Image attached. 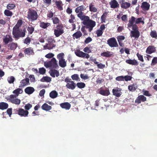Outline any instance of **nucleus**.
Instances as JSON below:
<instances>
[{"label":"nucleus","instance_id":"1","mask_svg":"<svg viewBox=\"0 0 157 157\" xmlns=\"http://www.w3.org/2000/svg\"><path fill=\"white\" fill-rule=\"evenodd\" d=\"M78 17L82 21V23L85 25L86 29H88L89 31L91 32L93 29V28L96 25V22L90 20V17L82 14L78 15Z\"/></svg>","mask_w":157,"mask_h":157},{"label":"nucleus","instance_id":"2","mask_svg":"<svg viewBox=\"0 0 157 157\" xmlns=\"http://www.w3.org/2000/svg\"><path fill=\"white\" fill-rule=\"evenodd\" d=\"M22 90L19 88H17L13 91V93L16 95L11 94L8 96L7 99L13 104L19 105L20 103L21 100L16 98L20 94L22 93Z\"/></svg>","mask_w":157,"mask_h":157},{"label":"nucleus","instance_id":"3","mask_svg":"<svg viewBox=\"0 0 157 157\" xmlns=\"http://www.w3.org/2000/svg\"><path fill=\"white\" fill-rule=\"evenodd\" d=\"M140 23H142L143 25L144 24L143 17L136 18L134 16H132L127 25L128 28H131L132 26H133L134 25H136V24H138Z\"/></svg>","mask_w":157,"mask_h":157},{"label":"nucleus","instance_id":"4","mask_svg":"<svg viewBox=\"0 0 157 157\" xmlns=\"http://www.w3.org/2000/svg\"><path fill=\"white\" fill-rule=\"evenodd\" d=\"M26 30L25 28L23 29L21 31L19 29H13L12 35L13 37L15 39V40H18L21 37H23L25 36Z\"/></svg>","mask_w":157,"mask_h":157},{"label":"nucleus","instance_id":"5","mask_svg":"<svg viewBox=\"0 0 157 157\" xmlns=\"http://www.w3.org/2000/svg\"><path fill=\"white\" fill-rule=\"evenodd\" d=\"M38 17V15L36 11L30 9H29L27 14V18L29 21H33L37 20Z\"/></svg>","mask_w":157,"mask_h":157},{"label":"nucleus","instance_id":"6","mask_svg":"<svg viewBox=\"0 0 157 157\" xmlns=\"http://www.w3.org/2000/svg\"><path fill=\"white\" fill-rule=\"evenodd\" d=\"M44 66L46 68L51 67L56 69L58 67L57 61L55 58H53L50 61L45 63Z\"/></svg>","mask_w":157,"mask_h":157},{"label":"nucleus","instance_id":"7","mask_svg":"<svg viewBox=\"0 0 157 157\" xmlns=\"http://www.w3.org/2000/svg\"><path fill=\"white\" fill-rule=\"evenodd\" d=\"M132 30L131 31L130 36L134 37L135 38H138L140 36V32L138 30V27L137 25H135L133 26H132Z\"/></svg>","mask_w":157,"mask_h":157},{"label":"nucleus","instance_id":"8","mask_svg":"<svg viewBox=\"0 0 157 157\" xmlns=\"http://www.w3.org/2000/svg\"><path fill=\"white\" fill-rule=\"evenodd\" d=\"M107 44L111 48L117 47L118 44L116 38L113 37L109 38L107 40Z\"/></svg>","mask_w":157,"mask_h":157},{"label":"nucleus","instance_id":"9","mask_svg":"<svg viewBox=\"0 0 157 157\" xmlns=\"http://www.w3.org/2000/svg\"><path fill=\"white\" fill-rule=\"evenodd\" d=\"M75 52L77 56L80 57L86 58L88 59L90 57L89 55L88 54L81 51L79 49L76 50Z\"/></svg>","mask_w":157,"mask_h":157},{"label":"nucleus","instance_id":"10","mask_svg":"<svg viewBox=\"0 0 157 157\" xmlns=\"http://www.w3.org/2000/svg\"><path fill=\"white\" fill-rule=\"evenodd\" d=\"M17 114L21 117H26L28 116L29 112L22 108H19L17 111Z\"/></svg>","mask_w":157,"mask_h":157},{"label":"nucleus","instance_id":"11","mask_svg":"<svg viewBox=\"0 0 157 157\" xmlns=\"http://www.w3.org/2000/svg\"><path fill=\"white\" fill-rule=\"evenodd\" d=\"M13 39L11 35H6L3 39V41L5 45H7L9 43L12 42Z\"/></svg>","mask_w":157,"mask_h":157},{"label":"nucleus","instance_id":"12","mask_svg":"<svg viewBox=\"0 0 157 157\" xmlns=\"http://www.w3.org/2000/svg\"><path fill=\"white\" fill-rule=\"evenodd\" d=\"M120 3L122 8L127 9L128 8L131 6V4L127 2H125L124 0H120Z\"/></svg>","mask_w":157,"mask_h":157},{"label":"nucleus","instance_id":"13","mask_svg":"<svg viewBox=\"0 0 157 157\" xmlns=\"http://www.w3.org/2000/svg\"><path fill=\"white\" fill-rule=\"evenodd\" d=\"M121 90L118 87H116L113 89L112 90V92L113 95L117 97H120L122 94Z\"/></svg>","mask_w":157,"mask_h":157},{"label":"nucleus","instance_id":"14","mask_svg":"<svg viewBox=\"0 0 157 157\" xmlns=\"http://www.w3.org/2000/svg\"><path fill=\"white\" fill-rule=\"evenodd\" d=\"M48 44H47L49 46V49H52L55 47V45L54 44L55 43V40L52 38L49 37L48 39Z\"/></svg>","mask_w":157,"mask_h":157},{"label":"nucleus","instance_id":"15","mask_svg":"<svg viewBox=\"0 0 157 157\" xmlns=\"http://www.w3.org/2000/svg\"><path fill=\"white\" fill-rule=\"evenodd\" d=\"M146 101V98L144 95H141L139 96L135 101V102L137 104H139L141 102H144Z\"/></svg>","mask_w":157,"mask_h":157},{"label":"nucleus","instance_id":"16","mask_svg":"<svg viewBox=\"0 0 157 157\" xmlns=\"http://www.w3.org/2000/svg\"><path fill=\"white\" fill-rule=\"evenodd\" d=\"M85 7L83 5H81L77 7L75 9V12L76 13H78L77 14V16L78 17V15L82 14V15L83 14L82 11H84L85 9Z\"/></svg>","mask_w":157,"mask_h":157},{"label":"nucleus","instance_id":"17","mask_svg":"<svg viewBox=\"0 0 157 157\" xmlns=\"http://www.w3.org/2000/svg\"><path fill=\"white\" fill-rule=\"evenodd\" d=\"M29 79L26 78L22 80L20 82V84L19 86L20 88H22L27 85L29 84Z\"/></svg>","mask_w":157,"mask_h":157},{"label":"nucleus","instance_id":"18","mask_svg":"<svg viewBox=\"0 0 157 157\" xmlns=\"http://www.w3.org/2000/svg\"><path fill=\"white\" fill-rule=\"evenodd\" d=\"M109 4L111 8L115 9L118 8L119 5L116 0H112L109 2Z\"/></svg>","mask_w":157,"mask_h":157},{"label":"nucleus","instance_id":"19","mask_svg":"<svg viewBox=\"0 0 157 157\" xmlns=\"http://www.w3.org/2000/svg\"><path fill=\"white\" fill-rule=\"evenodd\" d=\"M150 5L146 2H144L142 3L141 8L144 11L148 10L150 7Z\"/></svg>","mask_w":157,"mask_h":157},{"label":"nucleus","instance_id":"20","mask_svg":"<svg viewBox=\"0 0 157 157\" xmlns=\"http://www.w3.org/2000/svg\"><path fill=\"white\" fill-rule=\"evenodd\" d=\"M119 44L120 46L123 47L124 44L122 42V41L125 39V37L123 36H118L117 37Z\"/></svg>","mask_w":157,"mask_h":157},{"label":"nucleus","instance_id":"21","mask_svg":"<svg viewBox=\"0 0 157 157\" xmlns=\"http://www.w3.org/2000/svg\"><path fill=\"white\" fill-rule=\"evenodd\" d=\"M24 52L25 55H27L28 56L33 55L34 54L33 48L31 47L26 48L24 50Z\"/></svg>","mask_w":157,"mask_h":157},{"label":"nucleus","instance_id":"22","mask_svg":"<svg viewBox=\"0 0 157 157\" xmlns=\"http://www.w3.org/2000/svg\"><path fill=\"white\" fill-rule=\"evenodd\" d=\"M50 75L52 77L54 78L56 76L58 77L59 75V72L58 71L55 69H51L49 71Z\"/></svg>","mask_w":157,"mask_h":157},{"label":"nucleus","instance_id":"23","mask_svg":"<svg viewBox=\"0 0 157 157\" xmlns=\"http://www.w3.org/2000/svg\"><path fill=\"white\" fill-rule=\"evenodd\" d=\"M7 44L8 49L12 50H14L17 47V44L12 42Z\"/></svg>","mask_w":157,"mask_h":157},{"label":"nucleus","instance_id":"24","mask_svg":"<svg viewBox=\"0 0 157 157\" xmlns=\"http://www.w3.org/2000/svg\"><path fill=\"white\" fill-rule=\"evenodd\" d=\"M76 86L75 84L73 81H71L70 83H67L66 85V86L67 88L72 90L74 89Z\"/></svg>","mask_w":157,"mask_h":157},{"label":"nucleus","instance_id":"25","mask_svg":"<svg viewBox=\"0 0 157 157\" xmlns=\"http://www.w3.org/2000/svg\"><path fill=\"white\" fill-rule=\"evenodd\" d=\"M25 92L26 94L30 95L33 94L35 91V89L33 87L29 86L26 87L25 89Z\"/></svg>","mask_w":157,"mask_h":157},{"label":"nucleus","instance_id":"26","mask_svg":"<svg viewBox=\"0 0 157 157\" xmlns=\"http://www.w3.org/2000/svg\"><path fill=\"white\" fill-rule=\"evenodd\" d=\"M60 107L63 109L69 110L71 107V105L68 102L62 103L60 104Z\"/></svg>","mask_w":157,"mask_h":157},{"label":"nucleus","instance_id":"27","mask_svg":"<svg viewBox=\"0 0 157 157\" xmlns=\"http://www.w3.org/2000/svg\"><path fill=\"white\" fill-rule=\"evenodd\" d=\"M155 47L153 46L150 45L147 48L146 52L147 53L150 54L155 52Z\"/></svg>","mask_w":157,"mask_h":157},{"label":"nucleus","instance_id":"28","mask_svg":"<svg viewBox=\"0 0 157 157\" xmlns=\"http://www.w3.org/2000/svg\"><path fill=\"white\" fill-rule=\"evenodd\" d=\"M89 11L91 12L95 13L97 11V8L95 6L93 2H92L89 4Z\"/></svg>","mask_w":157,"mask_h":157},{"label":"nucleus","instance_id":"29","mask_svg":"<svg viewBox=\"0 0 157 157\" xmlns=\"http://www.w3.org/2000/svg\"><path fill=\"white\" fill-rule=\"evenodd\" d=\"M125 62L126 63L128 64L132 65L137 66L138 64V62L136 60H135V59H127L126 60Z\"/></svg>","mask_w":157,"mask_h":157},{"label":"nucleus","instance_id":"30","mask_svg":"<svg viewBox=\"0 0 157 157\" xmlns=\"http://www.w3.org/2000/svg\"><path fill=\"white\" fill-rule=\"evenodd\" d=\"M41 109L43 110L48 111L51 110L52 109V107L46 103H44L41 106Z\"/></svg>","mask_w":157,"mask_h":157},{"label":"nucleus","instance_id":"31","mask_svg":"<svg viewBox=\"0 0 157 157\" xmlns=\"http://www.w3.org/2000/svg\"><path fill=\"white\" fill-rule=\"evenodd\" d=\"M82 36V34L80 31H78L77 32L75 33L72 35L73 39H78L80 38Z\"/></svg>","mask_w":157,"mask_h":157},{"label":"nucleus","instance_id":"32","mask_svg":"<svg viewBox=\"0 0 157 157\" xmlns=\"http://www.w3.org/2000/svg\"><path fill=\"white\" fill-rule=\"evenodd\" d=\"M51 25V24L49 23H45L43 22H40V26L43 29H46L48 27Z\"/></svg>","mask_w":157,"mask_h":157},{"label":"nucleus","instance_id":"33","mask_svg":"<svg viewBox=\"0 0 157 157\" xmlns=\"http://www.w3.org/2000/svg\"><path fill=\"white\" fill-rule=\"evenodd\" d=\"M137 87L136 84H132L129 85L128 86V90L132 92L135 91L137 89Z\"/></svg>","mask_w":157,"mask_h":157},{"label":"nucleus","instance_id":"34","mask_svg":"<svg viewBox=\"0 0 157 157\" xmlns=\"http://www.w3.org/2000/svg\"><path fill=\"white\" fill-rule=\"evenodd\" d=\"M99 93L105 96H107L110 94V92L109 89L105 90H101L99 91Z\"/></svg>","mask_w":157,"mask_h":157},{"label":"nucleus","instance_id":"35","mask_svg":"<svg viewBox=\"0 0 157 157\" xmlns=\"http://www.w3.org/2000/svg\"><path fill=\"white\" fill-rule=\"evenodd\" d=\"M9 106L8 103L5 102H0V109L3 110L7 109Z\"/></svg>","mask_w":157,"mask_h":157},{"label":"nucleus","instance_id":"36","mask_svg":"<svg viewBox=\"0 0 157 157\" xmlns=\"http://www.w3.org/2000/svg\"><path fill=\"white\" fill-rule=\"evenodd\" d=\"M101 55L103 56L110 57L113 55V53L109 51H107L101 53Z\"/></svg>","mask_w":157,"mask_h":157},{"label":"nucleus","instance_id":"37","mask_svg":"<svg viewBox=\"0 0 157 157\" xmlns=\"http://www.w3.org/2000/svg\"><path fill=\"white\" fill-rule=\"evenodd\" d=\"M22 24V21L21 20H19L17 22V23L13 27V29H19V28L21 26Z\"/></svg>","mask_w":157,"mask_h":157},{"label":"nucleus","instance_id":"38","mask_svg":"<svg viewBox=\"0 0 157 157\" xmlns=\"http://www.w3.org/2000/svg\"><path fill=\"white\" fill-rule=\"evenodd\" d=\"M27 30L28 32V34H32L34 31V28L32 25H30L29 26L27 27Z\"/></svg>","mask_w":157,"mask_h":157},{"label":"nucleus","instance_id":"39","mask_svg":"<svg viewBox=\"0 0 157 157\" xmlns=\"http://www.w3.org/2000/svg\"><path fill=\"white\" fill-rule=\"evenodd\" d=\"M55 3L59 10H63V8L61 5L62 3L61 1H56V2Z\"/></svg>","mask_w":157,"mask_h":157},{"label":"nucleus","instance_id":"40","mask_svg":"<svg viewBox=\"0 0 157 157\" xmlns=\"http://www.w3.org/2000/svg\"><path fill=\"white\" fill-rule=\"evenodd\" d=\"M58 93L56 90L52 91L49 94L50 97L52 98H55L57 97Z\"/></svg>","mask_w":157,"mask_h":157},{"label":"nucleus","instance_id":"41","mask_svg":"<svg viewBox=\"0 0 157 157\" xmlns=\"http://www.w3.org/2000/svg\"><path fill=\"white\" fill-rule=\"evenodd\" d=\"M59 65L62 68H64L67 66V63L65 59H61L59 61Z\"/></svg>","mask_w":157,"mask_h":157},{"label":"nucleus","instance_id":"42","mask_svg":"<svg viewBox=\"0 0 157 157\" xmlns=\"http://www.w3.org/2000/svg\"><path fill=\"white\" fill-rule=\"evenodd\" d=\"M51 81V79L50 77L48 76H44L41 79L40 81L41 82H49Z\"/></svg>","mask_w":157,"mask_h":157},{"label":"nucleus","instance_id":"43","mask_svg":"<svg viewBox=\"0 0 157 157\" xmlns=\"http://www.w3.org/2000/svg\"><path fill=\"white\" fill-rule=\"evenodd\" d=\"M54 34L56 37H58L63 34L64 32L59 31L58 30L54 29Z\"/></svg>","mask_w":157,"mask_h":157},{"label":"nucleus","instance_id":"44","mask_svg":"<svg viewBox=\"0 0 157 157\" xmlns=\"http://www.w3.org/2000/svg\"><path fill=\"white\" fill-rule=\"evenodd\" d=\"M108 13L107 12H104L101 17V20L102 23L105 22L106 18L107 15Z\"/></svg>","mask_w":157,"mask_h":157},{"label":"nucleus","instance_id":"45","mask_svg":"<svg viewBox=\"0 0 157 157\" xmlns=\"http://www.w3.org/2000/svg\"><path fill=\"white\" fill-rule=\"evenodd\" d=\"M29 35H28L27 37L23 40L24 44L29 45L31 41V38L29 37Z\"/></svg>","mask_w":157,"mask_h":157},{"label":"nucleus","instance_id":"46","mask_svg":"<svg viewBox=\"0 0 157 157\" xmlns=\"http://www.w3.org/2000/svg\"><path fill=\"white\" fill-rule=\"evenodd\" d=\"M4 14L7 16L11 17L13 15V13L9 10H6L4 11Z\"/></svg>","mask_w":157,"mask_h":157},{"label":"nucleus","instance_id":"47","mask_svg":"<svg viewBox=\"0 0 157 157\" xmlns=\"http://www.w3.org/2000/svg\"><path fill=\"white\" fill-rule=\"evenodd\" d=\"M15 80V78L13 76L9 77L7 78V81L10 84L13 83Z\"/></svg>","mask_w":157,"mask_h":157},{"label":"nucleus","instance_id":"48","mask_svg":"<svg viewBox=\"0 0 157 157\" xmlns=\"http://www.w3.org/2000/svg\"><path fill=\"white\" fill-rule=\"evenodd\" d=\"M53 24H57L59 23L60 20L59 18L57 17H54L52 18Z\"/></svg>","mask_w":157,"mask_h":157},{"label":"nucleus","instance_id":"49","mask_svg":"<svg viewBox=\"0 0 157 157\" xmlns=\"http://www.w3.org/2000/svg\"><path fill=\"white\" fill-rule=\"evenodd\" d=\"M77 86L79 88L82 89L85 87L86 85L83 82H79L77 83Z\"/></svg>","mask_w":157,"mask_h":157},{"label":"nucleus","instance_id":"50","mask_svg":"<svg viewBox=\"0 0 157 157\" xmlns=\"http://www.w3.org/2000/svg\"><path fill=\"white\" fill-rule=\"evenodd\" d=\"M63 26L62 24H59L57 25L56 26V29H55V30H58L64 32V30L63 29Z\"/></svg>","mask_w":157,"mask_h":157},{"label":"nucleus","instance_id":"51","mask_svg":"<svg viewBox=\"0 0 157 157\" xmlns=\"http://www.w3.org/2000/svg\"><path fill=\"white\" fill-rule=\"evenodd\" d=\"M150 35L152 38L156 39L157 38V34L155 31H152L150 33Z\"/></svg>","mask_w":157,"mask_h":157},{"label":"nucleus","instance_id":"52","mask_svg":"<svg viewBox=\"0 0 157 157\" xmlns=\"http://www.w3.org/2000/svg\"><path fill=\"white\" fill-rule=\"evenodd\" d=\"M64 53L62 52L58 54L57 56V57L59 61L61 59H64Z\"/></svg>","mask_w":157,"mask_h":157},{"label":"nucleus","instance_id":"53","mask_svg":"<svg viewBox=\"0 0 157 157\" xmlns=\"http://www.w3.org/2000/svg\"><path fill=\"white\" fill-rule=\"evenodd\" d=\"M71 78L74 80L78 81L79 80L78 75L77 74H75L71 75Z\"/></svg>","mask_w":157,"mask_h":157},{"label":"nucleus","instance_id":"54","mask_svg":"<svg viewBox=\"0 0 157 157\" xmlns=\"http://www.w3.org/2000/svg\"><path fill=\"white\" fill-rule=\"evenodd\" d=\"M43 3L47 7L49 6L52 3V0H42Z\"/></svg>","mask_w":157,"mask_h":157},{"label":"nucleus","instance_id":"55","mask_svg":"<svg viewBox=\"0 0 157 157\" xmlns=\"http://www.w3.org/2000/svg\"><path fill=\"white\" fill-rule=\"evenodd\" d=\"M15 6V5L14 4H9L7 5V8L8 10H12L13 9Z\"/></svg>","mask_w":157,"mask_h":157},{"label":"nucleus","instance_id":"56","mask_svg":"<svg viewBox=\"0 0 157 157\" xmlns=\"http://www.w3.org/2000/svg\"><path fill=\"white\" fill-rule=\"evenodd\" d=\"M39 72L40 74L44 75L46 72V70L44 67L40 68H39Z\"/></svg>","mask_w":157,"mask_h":157},{"label":"nucleus","instance_id":"57","mask_svg":"<svg viewBox=\"0 0 157 157\" xmlns=\"http://www.w3.org/2000/svg\"><path fill=\"white\" fill-rule=\"evenodd\" d=\"M132 78V77L131 76L128 75H125L124 76V80L127 82L131 81Z\"/></svg>","mask_w":157,"mask_h":157},{"label":"nucleus","instance_id":"58","mask_svg":"<svg viewBox=\"0 0 157 157\" xmlns=\"http://www.w3.org/2000/svg\"><path fill=\"white\" fill-rule=\"evenodd\" d=\"M136 56L138 58V59L142 62L144 61L143 59V56L142 55L140 54L139 53H137L136 54Z\"/></svg>","mask_w":157,"mask_h":157},{"label":"nucleus","instance_id":"59","mask_svg":"<svg viewBox=\"0 0 157 157\" xmlns=\"http://www.w3.org/2000/svg\"><path fill=\"white\" fill-rule=\"evenodd\" d=\"M32 105L29 103L25 105V109H26L25 110H29L32 108Z\"/></svg>","mask_w":157,"mask_h":157},{"label":"nucleus","instance_id":"60","mask_svg":"<svg viewBox=\"0 0 157 157\" xmlns=\"http://www.w3.org/2000/svg\"><path fill=\"white\" fill-rule=\"evenodd\" d=\"M103 33V31L101 30L98 29L96 32V34H97L98 37H99L102 36Z\"/></svg>","mask_w":157,"mask_h":157},{"label":"nucleus","instance_id":"61","mask_svg":"<svg viewBox=\"0 0 157 157\" xmlns=\"http://www.w3.org/2000/svg\"><path fill=\"white\" fill-rule=\"evenodd\" d=\"M156 63H157V57H154L152 60L151 64L152 66H154Z\"/></svg>","mask_w":157,"mask_h":157},{"label":"nucleus","instance_id":"62","mask_svg":"<svg viewBox=\"0 0 157 157\" xmlns=\"http://www.w3.org/2000/svg\"><path fill=\"white\" fill-rule=\"evenodd\" d=\"M12 108H10L8 109L6 111V113L7 114L9 115V117H10L12 114Z\"/></svg>","mask_w":157,"mask_h":157},{"label":"nucleus","instance_id":"63","mask_svg":"<svg viewBox=\"0 0 157 157\" xmlns=\"http://www.w3.org/2000/svg\"><path fill=\"white\" fill-rule=\"evenodd\" d=\"M54 54H53L52 53H49L47 54H46L45 56V57L46 58H48V59H50L51 58H53V56H54Z\"/></svg>","mask_w":157,"mask_h":157},{"label":"nucleus","instance_id":"64","mask_svg":"<svg viewBox=\"0 0 157 157\" xmlns=\"http://www.w3.org/2000/svg\"><path fill=\"white\" fill-rule=\"evenodd\" d=\"M92 40V39L90 37H88L85 39L84 43L86 44H87L91 42Z\"/></svg>","mask_w":157,"mask_h":157}]
</instances>
